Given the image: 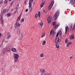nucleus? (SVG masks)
Listing matches in <instances>:
<instances>
[{
  "label": "nucleus",
  "instance_id": "f03ea898",
  "mask_svg": "<svg viewBox=\"0 0 75 75\" xmlns=\"http://www.w3.org/2000/svg\"><path fill=\"white\" fill-rule=\"evenodd\" d=\"M10 48H5L4 50H3V51L1 53H3V55H4V53L5 52H8V51H10Z\"/></svg>",
  "mask_w": 75,
  "mask_h": 75
},
{
  "label": "nucleus",
  "instance_id": "58836bf2",
  "mask_svg": "<svg viewBox=\"0 0 75 75\" xmlns=\"http://www.w3.org/2000/svg\"><path fill=\"white\" fill-rule=\"evenodd\" d=\"M3 4V0H1L0 1V4Z\"/></svg>",
  "mask_w": 75,
  "mask_h": 75
},
{
  "label": "nucleus",
  "instance_id": "2f4dec72",
  "mask_svg": "<svg viewBox=\"0 0 75 75\" xmlns=\"http://www.w3.org/2000/svg\"><path fill=\"white\" fill-rule=\"evenodd\" d=\"M40 57H44V55H43V53L40 54Z\"/></svg>",
  "mask_w": 75,
  "mask_h": 75
},
{
  "label": "nucleus",
  "instance_id": "c756f323",
  "mask_svg": "<svg viewBox=\"0 0 75 75\" xmlns=\"http://www.w3.org/2000/svg\"><path fill=\"white\" fill-rule=\"evenodd\" d=\"M65 42L66 44H67V42H68V39H66L65 40Z\"/></svg>",
  "mask_w": 75,
  "mask_h": 75
},
{
  "label": "nucleus",
  "instance_id": "412c9836",
  "mask_svg": "<svg viewBox=\"0 0 75 75\" xmlns=\"http://www.w3.org/2000/svg\"><path fill=\"white\" fill-rule=\"evenodd\" d=\"M71 38H72V39H74V35L73 34H71Z\"/></svg>",
  "mask_w": 75,
  "mask_h": 75
},
{
  "label": "nucleus",
  "instance_id": "f3484780",
  "mask_svg": "<svg viewBox=\"0 0 75 75\" xmlns=\"http://www.w3.org/2000/svg\"><path fill=\"white\" fill-rule=\"evenodd\" d=\"M7 17H10L11 16V13H8L7 14Z\"/></svg>",
  "mask_w": 75,
  "mask_h": 75
},
{
  "label": "nucleus",
  "instance_id": "7ed1b4c3",
  "mask_svg": "<svg viewBox=\"0 0 75 75\" xmlns=\"http://www.w3.org/2000/svg\"><path fill=\"white\" fill-rule=\"evenodd\" d=\"M59 11H57V12L54 14V20H56L59 16Z\"/></svg>",
  "mask_w": 75,
  "mask_h": 75
},
{
  "label": "nucleus",
  "instance_id": "a19ab883",
  "mask_svg": "<svg viewBox=\"0 0 75 75\" xmlns=\"http://www.w3.org/2000/svg\"><path fill=\"white\" fill-rule=\"evenodd\" d=\"M35 17L37 18L38 17V14H36L35 15Z\"/></svg>",
  "mask_w": 75,
  "mask_h": 75
},
{
  "label": "nucleus",
  "instance_id": "0eeeda50",
  "mask_svg": "<svg viewBox=\"0 0 75 75\" xmlns=\"http://www.w3.org/2000/svg\"><path fill=\"white\" fill-rule=\"evenodd\" d=\"M21 33V29L19 28H18L17 30V34L18 35H20Z\"/></svg>",
  "mask_w": 75,
  "mask_h": 75
},
{
  "label": "nucleus",
  "instance_id": "8fccbe9b",
  "mask_svg": "<svg viewBox=\"0 0 75 75\" xmlns=\"http://www.w3.org/2000/svg\"><path fill=\"white\" fill-rule=\"evenodd\" d=\"M43 12H45V11H43Z\"/></svg>",
  "mask_w": 75,
  "mask_h": 75
},
{
  "label": "nucleus",
  "instance_id": "a878e982",
  "mask_svg": "<svg viewBox=\"0 0 75 75\" xmlns=\"http://www.w3.org/2000/svg\"><path fill=\"white\" fill-rule=\"evenodd\" d=\"M38 16L39 18H40V16H41V13L40 12H38Z\"/></svg>",
  "mask_w": 75,
  "mask_h": 75
},
{
  "label": "nucleus",
  "instance_id": "39448f33",
  "mask_svg": "<svg viewBox=\"0 0 75 75\" xmlns=\"http://www.w3.org/2000/svg\"><path fill=\"white\" fill-rule=\"evenodd\" d=\"M70 3H71L72 4H73V3H75V0H68L67 3L68 4H70Z\"/></svg>",
  "mask_w": 75,
  "mask_h": 75
},
{
  "label": "nucleus",
  "instance_id": "9b49d317",
  "mask_svg": "<svg viewBox=\"0 0 75 75\" xmlns=\"http://www.w3.org/2000/svg\"><path fill=\"white\" fill-rule=\"evenodd\" d=\"M18 21H20V16H19L17 18L16 23H18Z\"/></svg>",
  "mask_w": 75,
  "mask_h": 75
},
{
  "label": "nucleus",
  "instance_id": "6e6552de",
  "mask_svg": "<svg viewBox=\"0 0 75 75\" xmlns=\"http://www.w3.org/2000/svg\"><path fill=\"white\" fill-rule=\"evenodd\" d=\"M52 19V18L51 17H49L47 19V21H48V23H50V22H51V21Z\"/></svg>",
  "mask_w": 75,
  "mask_h": 75
},
{
  "label": "nucleus",
  "instance_id": "aec40b11",
  "mask_svg": "<svg viewBox=\"0 0 75 75\" xmlns=\"http://www.w3.org/2000/svg\"><path fill=\"white\" fill-rule=\"evenodd\" d=\"M57 24V22H53V26H55V25Z\"/></svg>",
  "mask_w": 75,
  "mask_h": 75
},
{
  "label": "nucleus",
  "instance_id": "5701e85b",
  "mask_svg": "<svg viewBox=\"0 0 75 75\" xmlns=\"http://www.w3.org/2000/svg\"><path fill=\"white\" fill-rule=\"evenodd\" d=\"M39 24L41 26H42V25H43V23H42V21H41L40 23H39Z\"/></svg>",
  "mask_w": 75,
  "mask_h": 75
},
{
  "label": "nucleus",
  "instance_id": "6e6d98bb",
  "mask_svg": "<svg viewBox=\"0 0 75 75\" xmlns=\"http://www.w3.org/2000/svg\"><path fill=\"white\" fill-rule=\"evenodd\" d=\"M52 31H53V30H52Z\"/></svg>",
  "mask_w": 75,
  "mask_h": 75
},
{
  "label": "nucleus",
  "instance_id": "3c124183",
  "mask_svg": "<svg viewBox=\"0 0 75 75\" xmlns=\"http://www.w3.org/2000/svg\"><path fill=\"white\" fill-rule=\"evenodd\" d=\"M9 1H11V0H8Z\"/></svg>",
  "mask_w": 75,
  "mask_h": 75
},
{
  "label": "nucleus",
  "instance_id": "dca6fc26",
  "mask_svg": "<svg viewBox=\"0 0 75 75\" xmlns=\"http://www.w3.org/2000/svg\"><path fill=\"white\" fill-rule=\"evenodd\" d=\"M45 4V1H44L43 2L42 4L40 5V7H42V6H44V4Z\"/></svg>",
  "mask_w": 75,
  "mask_h": 75
},
{
  "label": "nucleus",
  "instance_id": "4d7b16f0",
  "mask_svg": "<svg viewBox=\"0 0 75 75\" xmlns=\"http://www.w3.org/2000/svg\"><path fill=\"white\" fill-rule=\"evenodd\" d=\"M26 1H27V0Z\"/></svg>",
  "mask_w": 75,
  "mask_h": 75
},
{
  "label": "nucleus",
  "instance_id": "4be33fe9",
  "mask_svg": "<svg viewBox=\"0 0 75 75\" xmlns=\"http://www.w3.org/2000/svg\"><path fill=\"white\" fill-rule=\"evenodd\" d=\"M14 13L15 14H18V12L17 11V10H16L14 12Z\"/></svg>",
  "mask_w": 75,
  "mask_h": 75
},
{
  "label": "nucleus",
  "instance_id": "72a5a7b5",
  "mask_svg": "<svg viewBox=\"0 0 75 75\" xmlns=\"http://www.w3.org/2000/svg\"><path fill=\"white\" fill-rule=\"evenodd\" d=\"M59 34L60 35H62V32H61V30H60L59 31Z\"/></svg>",
  "mask_w": 75,
  "mask_h": 75
},
{
  "label": "nucleus",
  "instance_id": "9d476101",
  "mask_svg": "<svg viewBox=\"0 0 75 75\" xmlns=\"http://www.w3.org/2000/svg\"><path fill=\"white\" fill-rule=\"evenodd\" d=\"M0 20L1 21V24H2V25H3V23H4V20L3 19V17H1Z\"/></svg>",
  "mask_w": 75,
  "mask_h": 75
},
{
  "label": "nucleus",
  "instance_id": "2eb2a0df",
  "mask_svg": "<svg viewBox=\"0 0 75 75\" xmlns=\"http://www.w3.org/2000/svg\"><path fill=\"white\" fill-rule=\"evenodd\" d=\"M65 30H66V33L67 31L69 30V28H68V27L66 26L65 27Z\"/></svg>",
  "mask_w": 75,
  "mask_h": 75
},
{
  "label": "nucleus",
  "instance_id": "a211bd4d",
  "mask_svg": "<svg viewBox=\"0 0 75 75\" xmlns=\"http://www.w3.org/2000/svg\"><path fill=\"white\" fill-rule=\"evenodd\" d=\"M44 75H51L50 73H46L44 74Z\"/></svg>",
  "mask_w": 75,
  "mask_h": 75
},
{
  "label": "nucleus",
  "instance_id": "603ef678",
  "mask_svg": "<svg viewBox=\"0 0 75 75\" xmlns=\"http://www.w3.org/2000/svg\"><path fill=\"white\" fill-rule=\"evenodd\" d=\"M26 1H25V3Z\"/></svg>",
  "mask_w": 75,
  "mask_h": 75
},
{
  "label": "nucleus",
  "instance_id": "5fc2aeb1",
  "mask_svg": "<svg viewBox=\"0 0 75 75\" xmlns=\"http://www.w3.org/2000/svg\"><path fill=\"white\" fill-rule=\"evenodd\" d=\"M70 39H72V38H70Z\"/></svg>",
  "mask_w": 75,
  "mask_h": 75
},
{
  "label": "nucleus",
  "instance_id": "a18cd8bd",
  "mask_svg": "<svg viewBox=\"0 0 75 75\" xmlns=\"http://www.w3.org/2000/svg\"><path fill=\"white\" fill-rule=\"evenodd\" d=\"M28 9H26L25 10V12H27V11H28Z\"/></svg>",
  "mask_w": 75,
  "mask_h": 75
},
{
  "label": "nucleus",
  "instance_id": "864d4df0",
  "mask_svg": "<svg viewBox=\"0 0 75 75\" xmlns=\"http://www.w3.org/2000/svg\"><path fill=\"white\" fill-rule=\"evenodd\" d=\"M72 27H71V28H72Z\"/></svg>",
  "mask_w": 75,
  "mask_h": 75
},
{
  "label": "nucleus",
  "instance_id": "f8f14e48",
  "mask_svg": "<svg viewBox=\"0 0 75 75\" xmlns=\"http://www.w3.org/2000/svg\"><path fill=\"white\" fill-rule=\"evenodd\" d=\"M11 51H12V52H16V49L15 48H12L11 49Z\"/></svg>",
  "mask_w": 75,
  "mask_h": 75
},
{
  "label": "nucleus",
  "instance_id": "6ab92c4d",
  "mask_svg": "<svg viewBox=\"0 0 75 75\" xmlns=\"http://www.w3.org/2000/svg\"><path fill=\"white\" fill-rule=\"evenodd\" d=\"M6 9H4L2 12V14H4L5 13H6Z\"/></svg>",
  "mask_w": 75,
  "mask_h": 75
},
{
  "label": "nucleus",
  "instance_id": "c9c22d12",
  "mask_svg": "<svg viewBox=\"0 0 75 75\" xmlns=\"http://www.w3.org/2000/svg\"><path fill=\"white\" fill-rule=\"evenodd\" d=\"M44 35H45V33H43L42 35V37H43Z\"/></svg>",
  "mask_w": 75,
  "mask_h": 75
},
{
  "label": "nucleus",
  "instance_id": "473e14b6",
  "mask_svg": "<svg viewBox=\"0 0 75 75\" xmlns=\"http://www.w3.org/2000/svg\"><path fill=\"white\" fill-rule=\"evenodd\" d=\"M73 30H74L75 29V23L74 24L73 26Z\"/></svg>",
  "mask_w": 75,
  "mask_h": 75
},
{
  "label": "nucleus",
  "instance_id": "37998d69",
  "mask_svg": "<svg viewBox=\"0 0 75 75\" xmlns=\"http://www.w3.org/2000/svg\"><path fill=\"white\" fill-rule=\"evenodd\" d=\"M55 35V32L53 34V36H54Z\"/></svg>",
  "mask_w": 75,
  "mask_h": 75
},
{
  "label": "nucleus",
  "instance_id": "7c9ffc66",
  "mask_svg": "<svg viewBox=\"0 0 75 75\" xmlns=\"http://www.w3.org/2000/svg\"><path fill=\"white\" fill-rule=\"evenodd\" d=\"M45 42H46L45 41H43L42 42V45H45Z\"/></svg>",
  "mask_w": 75,
  "mask_h": 75
},
{
  "label": "nucleus",
  "instance_id": "09e8293b",
  "mask_svg": "<svg viewBox=\"0 0 75 75\" xmlns=\"http://www.w3.org/2000/svg\"><path fill=\"white\" fill-rule=\"evenodd\" d=\"M0 48H1V45H0Z\"/></svg>",
  "mask_w": 75,
  "mask_h": 75
},
{
  "label": "nucleus",
  "instance_id": "bb28decb",
  "mask_svg": "<svg viewBox=\"0 0 75 75\" xmlns=\"http://www.w3.org/2000/svg\"><path fill=\"white\" fill-rule=\"evenodd\" d=\"M10 38V35H7V38L8 39V38Z\"/></svg>",
  "mask_w": 75,
  "mask_h": 75
},
{
  "label": "nucleus",
  "instance_id": "f257e3e1",
  "mask_svg": "<svg viewBox=\"0 0 75 75\" xmlns=\"http://www.w3.org/2000/svg\"><path fill=\"white\" fill-rule=\"evenodd\" d=\"M18 57H19V55L18 54L16 53L13 54V57L14 58L15 62H17Z\"/></svg>",
  "mask_w": 75,
  "mask_h": 75
},
{
  "label": "nucleus",
  "instance_id": "79ce46f5",
  "mask_svg": "<svg viewBox=\"0 0 75 75\" xmlns=\"http://www.w3.org/2000/svg\"><path fill=\"white\" fill-rule=\"evenodd\" d=\"M33 0H30L29 1H30L31 3H33Z\"/></svg>",
  "mask_w": 75,
  "mask_h": 75
},
{
  "label": "nucleus",
  "instance_id": "4468645a",
  "mask_svg": "<svg viewBox=\"0 0 75 75\" xmlns=\"http://www.w3.org/2000/svg\"><path fill=\"white\" fill-rule=\"evenodd\" d=\"M59 24L58 23L55 26V28H57L58 27H59Z\"/></svg>",
  "mask_w": 75,
  "mask_h": 75
},
{
  "label": "nucleus",
  "instance_id": "e433bc0d",
  "mask_svg": "<svg viewBox=\"0 0 75 75\" xmlns=\"http://www.w3.org/2000/svg\"><path fill=\"white\" fill-rule=\"evenodd\" d=\"M52 33H53V31H51L50 33V35H52Z\"/></svg>",
  "mask_w": 75,
  "mask_h": 75
},
{
  "label": "nucleus",
  "instance_id": "393cba45",
  "mask_svg": "<svg viewBox=\"0 0 75 75\" xmlns=\"http://www.w3.org/2000/svg\"><path fill=\"white\" fill-rule=\"evenodd\" d=\"M56 47L57 48H59V46L58 45H57V43H56Z\"/></svg>",
  "mask_w": 75,
  "mask_h": 75
},
{
  "label": "nucleus",
  "instance_id": "ddd939ff",
  "mask_svg": "<svg viewBox=\"0 0 75 75\" xmlns=\"http://www.w3.org/2000/svg\"><path fill=\"white\" fill-rule=\"evenodd\" d=\"M32 3L31 1H29V7H32Z\"/></svg>",
  "mask_w": 75,
  "mask_h": 75
},
{
  "label": "nucleus",
  "instance_id": "cd10ccee",
  "mask_svg": "<svg viewBox=\"0 0 75 75\" xmlns=\"http://www.w3.org/2000/svg\"><path fill=\"white\" fill-rule=\"evenodd\" d=\"M29 8L30 11H31L32 10V6H29Z\"/></svg>",
  "mask_w": 75,
  "mask_h": 75
},
{
  "label": "nucleus",
  "instance_id": "b1692460",
  "mask_svg": "<svg viewBox=\"0 0 75 75\" xmlns=\"http://www.w3.org/2000/svg\"><path fill=\"white\" fill-rule=\"evenodd\" d=\"M40 71L42 73L44 72H45V70L44 69H42L40 70Z\"/></svg>",
  "mask_w": 75,
  "mask_h": 75
},
{
  "label": "nucleus",
  "instance_id": "f704fd0d",
  "mask_svg": "<svg viewBox=\"0 0 75 75\" xmlns=\"http://www.w3.org/2000/svg\"><path fill=\"white\" fill-rule=\"evenodd\" d=\"M4 3L5 4L7 3V0H5L4 1Z\"/></svg>",
  "mask_w": 75,
  "mask_h": 75
},
{
  "label": "nucleus",
  "instance_id": "c85d7f7f",
  "mask_svg": "<svg viewBox=\"0 0 75 75\" xmlns=\"http://www.w3.org/2000/svg\"><path fill=\"white\" fill-rule=\"evenodd\" d=\"M71 44V42H68L67 44V47H68V46L69 45V44Z\"/></svg>",
  "mask_w": 75,
  "mask_h": 75
},
{
  "label": "nucleus",
  "instance_id": "c03bdc74",
  "mask_svg": "<svg viewBox=\"0 0 75 75\" xmlns=\"http://www.w3.org/2000/svg\"><path fill=\"white\" fill-rule=\"evenodd\" d=\"M58 35H59V33H57V35L56 37H57L58 36Z\"/></svg>",
  "mask_w": 75,
  "mask_h": 75
},
{
  "label": "nucleus",
  "instance_id": "ea45409f",
  "mask_svg": "<svg viewBox=\"0 0 75 75\" xmlns=\"http://www.w3.org/2000/svg\"><path fill=\"white\" fill-rule=\"evenodd\" d=\"M13 3H14V1H12L11 3V5H13Z\"/></svg>",
  "mask_w": 75,
  "mask_h": 75
},
{
  "label": "nucleus",
  "instance_id": "49530a36",
  "mask_svg": "<svg viewBox=\"0 0 75 75\" xmlns=\"http://www.w3.org/2000/svg\"><path fill=\"white\" fill-rule=\"evenodd\" d=\"M72 56L70 57V59H72Z\"/></svg>",
  "mask_w": 75,
  "mask_h": 75
},
{
  "label": "nucleus",
  "instance_id": "de8ad7c7",
  "mask_svg": "<svg viewBox=\"0 0 75 75\" xmlns=\"http://www.w3.org/2000/svg\"><path fill=\"white\" fill-rule=\"evenodd\" d=\"M4 42V40H3L2 41V42Z\"/></svg>",
  "mask_w": 75,
  "mask_h": 75
},
{
  "label": "nucleus",
  "instance_id": "423d86ee",
  "mask_svg": "<svg viewBox=\"0 0 75 75\" xmlns=\"http://www.w3.org/2000/svg\"><path fill=\"white\" fill-rule=\"evenodd\" d=\"M20 25H21L20 24L18 23V22H16L15 23V28H18V27H20Z\"/></svg>",
  "mask_w": 75,
  "mask_h": 75
},
{
  "label": "nucleus",
  "instance_id": "4c0bfd02",
  "mask_svg": "<svg viewBox=\"0 0 75 75\" xmlns=\"http://www.w3.org/2000/svg\"><path fill=\"white\" fill-rule=\"evenodd\" d=\"M24 19H21V22H24Z\"/></svg>",
  "mask_w": 75,
  "mask_h": 75
},
{
  "label": "nucleus",
  "instance_id": "20e7f679",
  "mask_svg": "<svg viewBox=\"0 0 75 75\" xmlns=\"http://www.w3.org/2000/svg\"><path fill=\"white\" fill-rule=\"evenodd\" d=\"M54 3V1H52L51 2V4H50V5L49 6V10H51L52 7V6H53V4Z\"/></svg>",
  "mask_w": 75,
  "mask_h": 75
},
{
  "label": "nucleus",
  "instance_id": "1a4fd4ad",
  "mask_svg": "<svg viewBox=\"0 0 75 75\" xmlns=\"http://www.w3.org/2000/svg\"><path fill=\"white\" fill-rule=\"evenodd\" d=\"M61 41L60 39L59 38H57L56 39V40H55V42H59Z\"/></svg>",
  "mask_w": 75,
  "mask_h": 75
}]
</instances>
